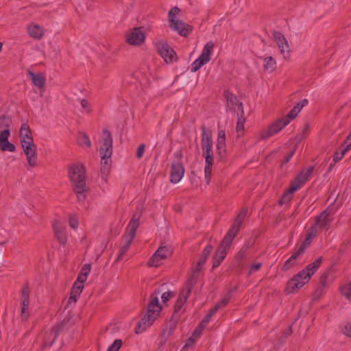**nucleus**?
Listing matches in <instances>:
<instances>
[{"instance_id": "obj_48", "label": "nucleus", "mask_w": 351, "mask_h": 351, "mask_svg": "<svg viewBox=\"0 0 351 351\" xmlns=\"http://www.w3.org/2000/svg\"><path fill=\"white\" fill-rule=\"evenodd\" d=\"M343 149L341 151V152H336L333 157V160L335 162H337L342 159L345 154L350 149L349 147L346 146H343Z\"/></svg>"}, {"instance_id": "obj_20", "label": "nucleus", "mask_w": 351, "mask_h": 351, "mask_svg": "<svg viewBox=\"0 0 351 351\" xmlns=\"http://www.w3.org/2000/svg\"><path fill=\"white\" fill-rule=\"evenodd\" d=\"M307 247V244L306 243H302L299 248L295 252L291 257L286 261V262L282 265V269L284 271H287L293 266L295 265L297 260L300 259L302 255L304 254L306 249Z\"/></svg>"}, {"instance_id": "obj_29", "label": "nucleus", "mask_w": 351, "mask_h": 351, "mask_svg": "<svg viewBox=\"0 0 351 351\" xmlns=\"http://www.w3.org/2000/svg\"><path fill=\"white\" fill-rule=\"evenodd\" d=\"M28 75L34 86L38 88H44L46 80L42 73H34L32 71H29Z\"/></svg>"}, {"instance_id": "obj_33", "label": "nucleus", "mask_w": 351, "mask_h": 351, "mask_svg": "<svg viewBox=\"0 0 351 351\" xmlns=\"http://www.w3.org/2000/svg\"><path fill=\"white\" fill-rule=\"evenodd\" d=\"M217 147L219 154H222L226 152V134L223 130L219 132Z\"/></svg>"}, {"instance_id": "obj_49", "label": "nucleus", "mask_w": 351, "mask_h": 351, "mask_svg": "<svg viewBox=\"0 0 351 351\" xmlns=\"http://www.w3.org/2000/svg\"><path fill=\"white\" fill-rule=\"evenodd\" d=\"M122 341L116 339L114 343L108 348L107 351H119L122 346Z\"/></svg>"}, {"instance_id": "obj_26", "label": "nucleus", "mask_w": 351, "mask_h": 351, "mask_svg": "<svg viewBox=\"0 0 351 351\" xmlns=\"http://www.w3.org/2000/svg\"><path fill=\"white\" fill-rule=\"evenodd\" d=\"M176 328V324L174 322H170L167 324L161 335L160 348L167 341L169 337L173 334Z\"/></svg>"}, {"instance_id": "obj_8", "label": "nucleus", "mask_w": 351, "mask_h": 351, "mask_svg": "<svg viewBox=\"0 0 351 351\" xmlns=\"http://www.w3.org/2000/svg\"><path fill=\"white\" fill-rule=\"evenodd\" d=\"M289 124V120L284 117L271 123L267 129L262 130L258 133V141L265 140L278 134L286 125Z\"/></svg>"}, {"instance_id": "obj_34", "label": "nucleus", "mask_w": 351, "mask_h": 351, "mask_svg": "<svg viewBox=\"0 0 351 351\" xmlns=\"http://www.w3.org/2000/svg\"><path fill=\"white\" fill-rule=\"evenodd\" d=\"M229 300L230 295L223 297L221 300L210 311L208 316L211 318L219 308L224 307L228 303Z\"/></svg>"}, {"instance_id": "obj_16", "label": "nucleus", "mask_w": 351, "mask_h": 351, "mask_svg": "<svg viewBox=\"0 0 351 351\" xmlns=\"http://www.w3.org/2000/svg\"><path fill=\"white\" fill-rule=\"evenodd\" d=\"M332 221V210L327 208L316 217L314 225L319 229H328Z\"/></svg>"}, {"instance_id": "obj_54", "label": "nucleus", "mask_w": 351, "mask_h": 351, "mask_svg": "<svg viewBox=\"0 0 351 351\" xmlns=\"http://www.w3.org/2000/svg\"><path fill=\"white\" fill-rule=\"evenodd\" d=\"M261 267H262V264L261 263H256L252 264L250 269L249 275H251L254 272H256V271L259 270Z\"/></svg>"}, {"instance_id": "obj_4", "label": "nucleus", "mask_w": 351, "mask_h": 351, "mask_svg": "<svg viewBox=\"0 0 351 351\" xmlns=\"http://www.w3.org/2000/svg\"><path fill=\"white\" fill-rule=\"evenodd\" d=\"M159 293L154 292L150 296V300L148 304L147 311L138 324V330L142 332L149 328L159 317L162 311V306L159 304L158 294Z\"/></svg>"}, {"instance_id": "obj_56", "label": "nucleus", "mask_w": 351, "mask_h": 351, "mask_svg": "<svg viewBox=\"0 0 351 351\" xmlns=\"http://www.w3.org/2000/svg\"><path fill=\"white\" fill-rule=\"evenodd\" d=\"M145 145L144 144H141L137 149L136 152V157L138 158H141L143 156L145 152Z\"/></svg>"}, {"instance_id": "obj_60", "label": "nucleus", "mask_w": 351, "mask_h": 351, "mask_svg": "<svg viewBox=\"0 0 351 351\" xmlns=\"http://www.w3.org/2000/svg\"><path fill=\"white\" fill-rule=\"evenodd\" d=\"M343 331L346 336L351 338V324H346L344 326Z\"/></svg>"}, {"instance_id": "obj_30", "label": "nucleus", "mask_w": 351, "mask_h": 351, "mask_svg": "<svg viewBox=\"0 0 351 351\" xmlns=\"http://www.w3.org/2000/svg\"><path fill=\"white\" fill-rule=\"evenodd\" d=\"M83 289L84 285H80L79 282H75L72 287L68 303H75Z\"/></svg>"}, {"instance_id": "obj_44", "label": "nucleus", "mask_w": 351, "mask_h": 351, "mask_svg": "<svg viewBox=\"0 0 351 351\" xmlns=\"http://www.w3.org/2000/svg\"><path fill=\"white\" fill-rule=\"evenodd\" d=\"M341 291L342 295L351 302V282L343 286Z\"/></svg>"}, {"instance_id": "obj_9", "label": "nucleus", "mask_w": 351, "mask_h": 351, "mask_svg": "<svg viewBox=\"0 0 351 351\" xmlns=\"http://www.w3.org/2000/svg\"><path fill=\"white\" fill-rule=\"evenodd\" d=\"M247 213V208H243L240 213L238 214L237 217L234 219V221L231 226L230 229L227 232L226 237L223 238V241H224V243H228L231 245L232 241L234 240V237L239 232L240 228L243 223V220L245 219L246 215Z\"/></svg>"}, {"instance_id": "obj_35", "label": "nucleus", "mask_w": 351, "mask_h": 351, "mask_svg": "<svg viewBox=\"0 0 351 351\" xmlns=\"http://www.w3.org/2000/svg\"><path fill=\"white\" fill-rule=\"evenodd\" d=\"M210 319L211 318L207 315L204 318V319L200 323L198 327L194 330L191 336L197 339L201 336L203 330L204 329L207 324L210 322Z\"/></svg>"}, {"instance_id": "obj_23", "label": "nucleus", "mask_w": 351, "mask_h": 351, "mask_svg": "<svg viewBox=\"0 0 351 351\" xmlns=\"http://www.w3.org/2000/svg\"><path fill=\"white\" fill-rule=\"evenodd\" d=\"M184 174V169L180 162H173L171 165L170 179L172 183H178Z\"/></svg>"}, {"instance_id": "obj_31", "label": "nucleus", "mask_w": 351, "mask_h": 351, "mask_svg": "<svg viewBox=\"0 0 351 351\" xmlns=\"http://www.w3.org/2000/svg\"><path fill=\"white\" fill-rule=\"evenodd\" d=\"M205 158V167H204V173H205V180L207 184H210L211 180V173H212V167L214 164V158L213 156L206 157Z\"/></svg>"}, {"instance_id": "obj_64", "label": "nucleus", "mask_w": 351, "mask_h": 351, "mask_svg": "<svg viewBox=\"0 0 351 351\" xmlns=\"http://www.w3.org/2000/svg\"><path fill=\"white\" fill-rule=\"evenodd\" d=\"M308 104V100L304 99H303L302 101H301L300 102H298L297 104L298 106H300L301 107V109L304 106H306V104Z\"/></svg>"}, {"instance_id": "obj_43", "label": "nucleus", "mask_w": 351, "mask_h": 351, "mask_svg": "<svg viewBox=\"0 0 351 351\" xmlns=\"http://www.w3.org/2000/svg\"><path fill=\"white\" fill-rule=\"evenodd\" d=\"M68 222L71 228L77 229L79 225L78 217L75 214H70L68 217Z\"/></svg>"}, {"instance_id": "obj_15", "label": "nucleus", "mask_w": 351, "mask_h": 351, "mask_svg": "<svg viewBox=\"0 0 351 351\" xmlns=\"http://www.w3.org/2000/svg\"><path fill=\"white\" fill-rule=\"evenodd\" d=\"M273 38L278 45L280 53L285 58H289L290 56V47L285 36L279 32H274Z\"/></svg>"}, {"instance_id": "obj_22", "label": "nucleus", "mask_w": 351, "mask_h": 351, "mask_svg": "<svg viewBox=\"0 0 351 351\" xmlns=\"http://www.w3.org/2000/svg\"><path fill=\"white\" fill-rule=\"evenodd\" d=\"M223 96L226 98L228 108L233 110H237V112H241L240 105L243 107V104L239 101L236 95L229 90H225Z\"/></svg>"}, {"instance_id": "obj_14", "label": "nucleus", "mask_w": 351, "mask_h": 351, "mask_svg": "<svg viewBox=\"0 0 351 351\" xmlns=\"http://www.w3.org/2000/svg\"><path fill=\"white\" fill-rule=\"evenodd\" d=\"M26 157L27 169L38 166V148L36 144L22 147Z\"/></svg>"}, {"instance_id": "obj_63", "label": "nucleus", "mask_w": 351, "mask_h": 351, "mask_svg": "<svg viewBox=\"0 0 351 351\" xmlns=\"http://www.w3.org/2000/svg\"><path fill=\"white\" fill-rule=\"evenodd\" d=\"M294 152H295V151L293 150V151L291 152H290V153H289V154L286 156V158H285V163H286V162H288L290 160V159H291V158H292V156H293Z\"/></svg>"}, {"instance_id": "obj_5", "label": "nucleus", "mask_w": 351, "mask_h": 351, "mask_svg": "<svg viewBox=\"0 0 351 351\" xmlns=\"http://www.w3.org/2000/svg\"><path fill=\"white\" fill-rule=\"evenodd\" d=\"M11 123L12 119L10 117L5 115L0 117V149L2 152H14L16 150L15 145L8 141Z\"/></svg>"}, {"instance_id": "obj_50", "label": "nucleus", "mask_w": 351, "mask_h": 351, "mask_svg": "<svg viewBox=\"0 0 351 351\" xmlns=\"http://www.w3.org/2000/svg\"><path fill=\"white\" fill-rule=\"evenodd\" d=\"M196 341L197 339L191 336L187 340L186 344L184 346L182 350L186 351L189 348L193 346Z\"/></svg>"}, {"instance_id": "obj_18", "label": "nucleus", "mask_w": 351, "mask_h": 351, "mask_svg": "<svg viewBox=\"0 0 351 351\" xmlns=\"http://www.w3.org/2000/svg\"><path fill=\"white\" fill-rule=\"evenodd\" d=\"M313 171V167H308L306 169L302 170L294 179L291 184V190L292 191H296L302 187V186L307 181L308 177Z\"/></svg>"}, {"instance_id": "obj_41", "label": "nucleus", "mask_w": 351, "mask_h": 351, "mask_svg": "<svg viewBox=\"0 0 351 351\" xmlns=\"http://www.w3.org/2000/svg\"><path fill=\"white\" fill-rule=\"evenodd\" d=\"M295 191H292L291 190V187L282 195L281 197L279 203L280 205L285 204L289 203L292 199V195Z\"/></svg>"}, {"instance_id": "obj_46", "label": "nucleus", "mask_w": 351, "mask_h": 351, "mask_svg": "<svg viewBox=\"0 0 351 351\" xmlns=\"http://www.w3.org/2000/svg\"><path fill=\"white\" fill-rule=\"evenodd\" d=\"M78 141H79V143L82 146H85L86 147H90V145H91V143H90V141L88 136H86L84 134H80L79 136Z\"/></svg>"}, {"instance_id": "obj_47", "label": "nucleus", "mask_w": 351, "mask_h": 351, "mask_svg": "<svg viewBox=\"0 0 351 351\" xmlns=\"http://www.w3.org/2000/svg\"><path fill=\"white\" fill-rule=\"evenodd\" d=\"M121 250H120V252L117 258V261H120L121 260L123 259V256H125V254H126V252L128 251L129 250V247L130 246V245H127L126 243H121Z\"/></svg>"}, {"instance_id": "obj_1", "label": "nucleus", "mask_w": 351, "mask_h": 351, "mask_svg": "<svg viewBox=\"0 0 351 351\" xmlns=\"http://www.w3.org/2000/svg\"><path fill=\"white\" fill-rule=\"evenodd\" d=\"M322 262V258H317L313 263L308 265L304 269L295 275L287 284L286 290L288 293H294L306 285L317 271Z\"/></svg>"}, {"instance_id": "obj_13", "label": "nucleus", "mask_w": 351, "mask_h": 351, "mask_svg": "<svg viewBox=\"0 0 351 351\" xmlns=\"http://www.w3.org/2000/svg\"><path fill=\"white\" fill-rule=\"evenodd\" d=\"M169 254L170 251L167 246L159 247L148 261L147 266L150 267H159Z\"/></svg>"}, {"instance_id": "obj_17", "label": "nucleus", "mask_w": 351, "mask_h": 351, "mask_svg": "<svg viewBox=\"0 0 351 351\" xmlns=\"http://www.w3.org/2000/svg\"><path fill=\"white\" fill-rule=\"evenodd\" d=\"M53 230L55 237L58 242L65 245L67 242V233L66 226L59 220H56L53 223Z\"/></svg>"}, {"instance_id": "obj_53", "label": "nucleus", "mask_w": 351, "mask_h": 351, "mask_svg": "<svg viewBox=\"0 0 351 351\" xmlns=\"http://www.w3.org/2000/svg\"><path fill=\"white\" fill-rule=\"evenodd\" d=\"M90 270H91V265L90 264H85L81 271H80V274H84V275H86V276H88L89 273L90 272Z\"/></svg>"}, {"instance_id": "obj_36", "label": "nucleus", "mask_w": 351, "mask_h": 351, "mask_svg": "<svg viewBox=\"0 0 351 351\" xmlns=\"http://www.w3.org/2000/svg\"><path fill=\"white\" fill-rule=\"evenodd\" d=\"M230 245L222 241L215 254L220 256V258H225Z\"/></svg>"}, {"instance_id": "obj_2", "label": "nucleus", "mask_w": 351, "mask_h": 351, "mask_svg": "<svg viewBox=\"0 0 351 351\" xmlns=\"http://www.w3.org/2000/svg\"><path fill=\"white\" fill-rule=\"evenodd\" d=\"M69 177L73 184L74 191L80 201H84L88 188L86 184V170L82 163L73 164L69 169Z\"/></svg>"}, {"instance_id": "obj_37", "label": "nucleus", "mask_w": 351, "mask_h": 351, "mask_svg": "<svg viewBox=\"0 0 351 351\" xmlns=\"http://www.w3.org/2000/svg\"><path fill=\"white\" fill-rule=\"evenodd\" d=\"M29 290L27 287H25L23 288L21 291V306L27 307L29 304Z\"/></svg>"}, {"instance_id": "obj_3", "label": "nucleus", "mask_w": 351, "mask_h": 351, "mask_svg": "<svg viewBox=\"0 0 351 351\" xmlns=\"http://www.w3.org/2000/svg\"><path fill=\"white\" fill-rule=\"evenodd\" d=\"M100 143L101 173L102 179H105L110 171V158L112 154V137L108 130H103Z\"/></svg>"}, {"instance_id": "obj_55", "label": "nucleus", "mask_w": 351, "mask_h": 351, "mask_svg": "<svg viewBox=\"0 0 351 351\" xmlns=\"http://www.w3.org/2000/svg\"><path fill=\"white\" fill-rule=\"evenodd\" d=\"M248 250V247H242L240 251L238 252L237 255V258L241 260L244 258L246 256V252Z\"/></svg>"}, {"instance_id": "obj_40", "label": "nucleus", "mask_w": 351, "mask_h": 351, "mask_svg": "<svg viewBox=\"0 0 351 351\" xmlns=\"http://www.w3.org/2000/svg\"><path fill=\"white\" fill-rule=\"evenodd\" d=\"M301 111L300 106H298L297 104L292 108V110L289 112V114L285 117V119L289 120V123L294 119L298 113Z\"/></svg>"}, {"instance_id": "obj_25", "label": "nucleus", "mask_w": 351, "mask_h": 351, "mask_svg": "<svg viewBox=\"0 0 351 351\" xmlns=\"http://www.w3.org/2000/svg\"><path fill=\"white\" fill-rule=\"evenodd\" d=\"M27 30L29 36L37 40L41 39L45 34L44 29L36 23L29 24Z\"/></svg>"}, {"instance_id": "obj_45", "label": "nucleus", "mask_w": 351, "mask_h": 351, "mask_svg": "<svg viewBox=\"0 0 351 351\" xmlns=\"http://www.w3.org/2000/svg\"><path fill=\"white\" fill-rule=\"evenodd\" d=\"M180 12V10L177 7H174L170 10L169 12V20L171 23L178 21L176 19V16L178 15Z\"/></svg>"}, {"instance_id": "obj_42", "label": "nucleus", "mask_w": 351, "mask_h": 351, "mask_svg": "<svg viewBox=\"0 0 351 351\" xmlns=\"http://www.w3.org/2000/svg\"><path fill=\"white\" fill-rule=\"evenodd\" d=\"M80 104L82 108V112L86 114H91L93 111L90 103L85 99L80 100Z\"/></svg>"}, {"instance_id": "obj_21", "label": "nucleus", "mask_w": 351, "mask_h": 351, "mask_svg": "<svg viewBox=\"0 0 351 351\" xmlns=\"http://www.w3.org/2000/svg\"><path fill=\"white\" fill-rule=\"evenodd\" d=\"M19 138L21 147L35 144L32 134V130L27 123H23L19 130Z\"/></svg>"}, {"instance_id": "obj_10", "label": "nucleus", "mask_w": 351, "mask_h": 351, "mask_svg": "<svg viewBox=\"0 0 351 351\" xmlns=\"http://www.w3.org/2000/svg\"><path fill=\"white\" fill-rule=\"evenodd\" d=\"M247 213V208H243L240 213L238 214L237 217L234 219V221L231 226L230 229L227 232L226 237L223 238V241H224V243H228L231 245L232 241L234 240V237L239 232L240 228L243 223V220L245 219L246 215Z\"/></svg>"}, {"instance_id": "obj_51", "label": "nucleus", "mask_w": 351, "mask_h": 351, "mask_svg": "<svg viewBox=\"0 0 351 351\" xmlns=\"http://www.w3.org/2000/svg\"><path fill=\"white\" fill-rule=\"evenodd\" d=\"M144 210V204L143 202H140L138 203V205L136 206V211L134 213L133 217H134L136 215L139 214V219L141 217L142 213Z\"/></svg>"}, {"instance_id": "obj_28", "label": "nucleus", "mask_w": 351, "mask_h": 351, "mask_svg": "<svg viewBox=\"0 0 351 351\" xmlns=\"http://www.w3.org/2000/svg\"><path fill=\"white\" fill-rule=\"evenodd\" d=\"M241 112H237V123L236 127V132L237 133V136L240 137L243 134L245 130V123L246 121V119L244 116V109L243 107L240 105Z\"/></svg>"}, {"instance_id": "obj_52", "label": "nucleus", "mask_w": 351, "mask_h": 351, "mask_svg": "<svg viewBox=\"0 0 351 351\" xmlns=\"http://www.w3.org/2000/svg\"><path fill=\"white\" fill-rule=\"evenodd\" d=\"M174 295H175L173 292H171V291L165 292L161 296L162 302L166 303L167 301L169 300V299L173 297Z\"/></svg>"}, {"instance_id": "obj_12", "label": "nucleus", "mask_w": 351, "mask_h": 351, "mask_svg": "<svg viewBox=\"0 0 351 351\" xmlns=\"http://www.w3.org/2000/svg\"><path fill=\"white\" fill-rule=\"evenodd\" d=\"M139 226V214L132 217L130 221L125 234L123 237L121 243H126L127 245H131L135 234L136 231Z\"/></svg>"}, {"instance_id": "obj_61", "label": "nucleus", "mask_w": 351, "mask_h": 351, "mask_svg": "<svg viewBox=\"0 0 351 351\" xmlns=\"http://www.w3.org/2000/svg\"><path fill=\"white\" fill-rule=\"evenodd\" d=\"M87 277V276L80 273L77 276V279L75 282H79L80 285H84V282H86Z\"/></svg>"}, {"instance_id": "obj_59", "label": "nucleus", "mask_w": 351, "mask_h": 351, "mask_svg": "<svg viewBox=\"0 0 351 351\" xmlns=\"http://www.w3.org/2000/svg\"><path fill=\"white\" fill-rule=\"evenodd\" d=\"M27 307L22 306L21 307V318L23 320H26L29 317V313L27 311Z\"/></svg>"}, {"instance_id": "obj_38", "label": "nucleus", "mask_w": 351, "mask_h": 351, "mask_svg": "<svg viewBox=\"0 0 351 351\" xmlns=\"http://www.w3.org/2000/svg\"><path fill=\"white\" fill-rule=\"evenodd\" d=\"M212 251H213L212 245H206V247L203 250L201 257L198 261L199 265H204L205 263V262L206 261V259L210 256Z\"/></svg>"}, {"instance_id": "obj_32", "label": "nucleus", "mask_w": 351, "mask_h": 351, "mask_svg": "<svg viewBox=\"0 0 351 351\" xmlns=\"http://www.w3.org/2000/svg\"><path fill=\"white\" fill-rule=\"evenodd\" d=\"M263 66L265 71L272 73L277 68L276 60L271 56H266L263 58Z\"/></svg>"}, {"instance_id": "obj_57", "label": "nucleus", "mask_w": 351, "mask_h": 351, "mask_svg": "<svg viewBox=\"0 0 351 351\" xmlns=\"http://www.w3.org/2000/svg\"><path fill=\"white\" fill-rule=\"evenodd\" d=\"M223 259L224 258H220V256H218L215 254L214 258H213V267L215 268V267H217L218 266H219V265L221 264V263L222 262V261Z\"/></svg>"}, {"instance_id": "obj_19", "label": "nucleus", "mask_w": 351, "mask_h": 351, "mask_svg": "<svg viewBox=\"0 0 351 351\" xmlns=\"http://www.w3.org/2000/svg\"><path fill=\"white\" fill-rule=\"evenodd\" d=\"M156 46L159 54L166 62H173L176 53L167 43L159 41L156 43Z\"/></svg>"}, {"instance_id": "obj_58", "label": "nucleus", "mask_w": 351, "mask_h": 351, "mask_svg": "<svg viewBox=\"0 0 351 351\" xmlns=\"http://www.w3.org/2000/svg\"><path fill=\"white\" fill-rule=\"evenodd\" d=\"M202 266L203 265H199V262H197V266L195 267V269H193V274L190 278L194 277L195 278V280L197 281V274L201 271Z\"/></svg>"}, {"instance_id": "obj_62", "label": "nucleus", "mask_w": 351, "mask_h": 351, "mask_svg": "<svg viewBox=\"0 0 351 351\" xmlns=\"http://www.w3.org/2000/svg\"><path fill=\"white\" fill-rule=\"evenodd\" d=\"M202 156L204 158L213 156V149H208L202 151Z\"/></svg>"}, {"instance_id": "obj_39", "label": "nucleus", "mask_w": 351, "mask_h": 351, "mask_svg": "<svg viewBox=\"0 0 351 351\" xmlns=\"http://www.w3.org/2000/svg\"><path fill=\"white\" fill-rule=\"evenodd\" d=\"M317 229L319 228L317 227H315L314 224L310 228L309 231L306 235V239L303 242L306 243L307 244V246L311 243L312 240L317 236Z\"/></svg>"}, {"instance_id": "obj_27", "label": "nucleus", "mask_w": 351, "mask_h": 351, "mask_svg": "<svg viewBox=\"0 0 351 351\" xmlns=\"http://www.w3.org/2000/svg\"><path fill=\"white\" fill-rule=\"evenodd\" d=\"M202 151L213 149L212 134L205 127L202 128Z\"/></svg>"}, {"instance_id": "obj_11", "label": "nucleus", "mask_w": 351, "mask_h": 351, "mask_svg": "<svg viewBox=\"0 0 351 351\" xmlns=\"http://www.w3.org/2000/svg\"><path fill=\"white\" fill-rule=\"evenodd\" d=\"M196 284V280L194 277L189 278L184 287L181 290L178 298L177 299L175 304V311L178 312L184 304L186 302L193 287Z\"/></svg>"}, {"instance_id": "obj_24", "label": "nucleus", "mask_w": 351, "mask_h": 351, "mask_svg": "<svg viewBox=\"0 0 351 351\" xmlns=\"http://www.w3.org/2000/svg\"><path fill=\"white\" fill-rule=\"evenodd\" d=\"M170 26L173 29L178 32L179 34L182 36H187L192 31V27L191 25L180 20L171 23Z\"/></svg>"}, {"instance_id": "obj_6", "label": "nucleus", "mask_w": 351, "mask_h": 351, "mask_svg": "<svg viewBox=\"0 0 351 351\" xmlns=\"http://www.w3.org/2000/svg\"><path fill=\"white\" fill-rule=\"evenodd\" d=\"M147 30L148 29L144 26L133 27L129 29L124 36L125 44L134 47H141L145 44Z\"/></svg>"}, {"instance_id": "obj_7", "label": "nucleus", "mask_w": 351, "mask_h": 351, "mask_svg": "<svg viewBox=\"0 0 351 351\" xmlns=\"http://www.w3.org/2000/svg\"><path fill=\"white\" fill-rule=\"evenodd\" d=\"M215 45L212 41L208 42L204 47L201 55L191 65V71H197L202 66L207 64L211 59Z\"/></svg>"}]
</instances>
